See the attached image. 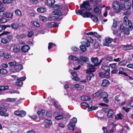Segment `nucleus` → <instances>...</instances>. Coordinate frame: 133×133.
<instances>
[{
	"mask_svg": "<svg viewBox=\"0 0 133 133\" xmlns=\"http://www.w3.org/2000/svg\"><path fill=\"white\" fill-rule=\"evenodd\" d=\"M13 0H3V2L4 3H11Z\"/></svg>",
	"mask_w": 133,
	"mask_h": 133,
	"instance_id": "obj_51",
	"label": "nucleus"
},
{
	"mask_svg": "<svg viewBox=\"0 0 133 133\" xmlns=\"http://www.w3.org/2000/svg\"><path fill=\"white\" fill-rule=\"evenodd\" d=\"M78 14L81 15H83V17L84 18L91 17L92 15L90 12H78Z\"/></svg>",
	"mask_w": 133,
	"mask_h": 133,
	"instance_id": "obj_8",
	"label": "nucleus"
},
{
	"mask_svg": "<svg viewBox=\"0 0 133 133\" xmlns=\"http://www.w3.org/2000/svg\"><path fill=\"white\" fill-rule=\"evenodd\" d=\"M23 68L22 65L21 64H16L13 69L14 72H18L20 71Z\"/></svg>",
	"mask_w": 133,
	"mask_h": 133,
	"instance_id": "obj_11",
	"label": "nucleus"
},
{
	"mask_svg": "<svg viewBox=\"0 0 133 133\" xmlns=\"http://www.w3.org/2000/svg\"><path fill=\"white\" fill-rule=\"evenodd\" d=\"M101 94L100 92L99 91L94 94L93 95V96L94 97H97L101 95Z\"/></svg>",
	"mask_w": 133,
	"mask_h": 133,
	"instance_id": "obj_50",
	"label": "nucleus"
},
{
	"mask_svg": "<svg viewBox=\"0 0 133 133\" xmlns=\"http://www.w3.org/2000/svg\"><path fill=\"white\" fill-rule=\"evenodd\" d=\"M112 6L113 8L117 10L118 11H119L121 9V5H120L116 1H114L113 2Z\"/></svg>",
	"mask_w": 133,
	"mask_h": 133,
	"instance_id": "obj_6",
	"label": "nucleus"
},
{
	"mask_svg": "<svg viewBox=\"0 0 133 133\" xmlns=\"http://www.w3.org/2000/svg\"><path fill=\"white\" fill-rule=\"evenodd\" d=\"M9 88V87L8 86H0V91L2 90H6L8 89Z\"/></svg>",
	"mask_w": 133,
	"mask_h": 133,
	"instance_id": "obj_32",
	"label": "nucleus"
},
{
	"mask_svg": "<svg viewBox=\"0 0 133 133\" xmlns=\"http://www.w3.org/2000/svg\"><path fill=\"white\" fill-rule=\"evenodd\" d=\"M71 49L72 50L75 51H77L78 50V49L77 48V47L75 46H73L72 48Z\"/></svg>",
	"mask_w": 133,
	"mask_h": 133,
	"instance_id": "obj_63",
	"label": "nucleus"
},
{
	"mask_svg": "<svg viewBox=\"0 0 133 133\" xmlns=\"http://www.w3.org/2000/svg\"><path fill=\"white\" fill-rule=\"evenodd\" d=\"M8 64L10 66H12L14 65L15 66L16 64V61H14L13 62H9Z\"/></svg>",
	"mask_w": 133,
	"mask_h": 133,
	"instance_id": "obj_44",
	"label": "nucleus"
},
{
	"mask_svg": "<svg viewBox=\"0 0 133 133\" xmlns=\"http://www.w3.org/2000/svg\"><path fill=\"white\" fill-rule=\"evenodd\" d=\"M113 33L114 35L117 36L118 37H120L121 36L120 32H119L117 30H114L113 31Z\"/></svg>",
	"mask_w": 133,
	"mask_h": 133,
	"instance_id": "obj_43",
	"label": "nucleus"
},
{
	"mask_svg": "<svg viewBox=\"0 0 133 133\" xmlns=\"http://www.w3.org/2000/svg\"><path fill=\"white\" fill-rule=\"evenodd\" d=\"M91 60L92 63L94 64V66H97L98 65L102 62V60H100L99 62H98V60L97 57L94 58L92 57L91 59Z\"/></svg>",
	"mask_w": 133,
	"mask_h": 133,
	"instance_id": "obj_10",
	"label": "nucleus"
},
{
	"mask_svg": "<svg viewBox=\"0 0 133 133\" xmlns=\"http://www.w3.org/2000/svg\"><path fill=\"white\" fill-rule=\"evenodd\" d=\"M80 58L84 62L86 63L89 64V60L88 58L87 57H83V56H81L80 57Z\"/></svg>",
	"mask_w": 133,
	"mask_h": 133,
	"instance_id": "obj_21",
	"label": "nucleus"
},
{
	"mask_svg": "<svg viewBox=\"0 0 133 133\" xmlns=\"http://www.w3.org/2000/svg\"><path fill=\"white\" fill-rule=\"evenodd\" d=\"M96 70V69L94 68H90L87 71V73H88L87 75V79L88 80H90L91 78H94V75L92 73V72H94Z\"/></svg>",
	"mask_w": 133,
	"mask_h": 133,
	"instance_id": "obj_4",
	"label": "nucleus"
},
{
	"mask_svg": "<svg viewBox=\"0 0 133 133\" xmlns=\"http://www.w3.org/2000/svg\"><path fill=\"white\" fill-rule=\"evenodd\" d=\"M47 24L48 26L50 28H52L54 26L58 27L59 26L58 25L57 23L55 22L48 23Z\"/></svg>",
	"mask_w": 133,
	"mask_h": 133,
	"instance_id": "obj_22",
	"label": "nucleus"
},
{
	"mask_svg": "<svg viewBox=\"0 0 133 133\" xmlns=\"http://www.w3.org/2000/svg\"><path fill=\"white\" fill-rule=\"evenodd\" d=\"M39 18L41 21H43L44 20H45L46 19V18L42 16H39Z\"/></svg>",
	"mask_w": 133,
	"mask_h": 133,
	"instance_id": "obj_56",
	"label": "nucleus"
},
{
	"mask_svg": "<svg viewBox=\"0 0 133 133\" xmlns=\"http://www.w3.org/2000/svg\"><path fill=\"white\" fill-rule=\"evenodd\" d=\"M91 18L92 21L95 22H98L99 21L98 18L97 16L95 15H92Z\"/></svg>",
	"mask_w": 133,
	"mask_h": 133,
	"instance_id": "obj_25",
	"label": "nucleus"
},
{
	"mask_svg": "<svg viewBox=\"0 0 133 133\" xmlns=\"http://www.w3.org/2000/svg\"><path fill=\"white\" fill-rule=\"evenodd\" d=\"M109 71H107L105 73H104V77L108 78L110 77Z\"/></svg>",
	"mask_w": 133,
	"mask_h": 133,
	"instance_id": "obj_49",
	"label": "nucleus"
},
{
	"mask_svg": "<svg viewBox=\"0 0 133 133\" xmlns=\"http://www.w3.org/2000/svg\"><path fill=\"white\" fill-rule=\"evenodd\" d=\"M80 9L78 11L76 10L77 14H78V12L90 11L92 9V7L90 6L89 2L88 1L84 2L80 5Z\"/></svg>",
	"mask_w": 133,
	"mask_h": 133,
	"instance_id": "obj_1",
	"label": "nucleus"
},
{
	"mask_svg": "<svg viewBox=\"0 0 133 133\" xmlns=\"http://www.w3.org/2000/svg\"><path fill=\"white\" fill-rule=\"evenodd\" d=\"M105 42L104 43V46H109V44L112 42V39L109 37H106L105 39Z\"/></svg>",
	"mask_w": 133,
	"mask_h": 133,
	"instance_id": "obj_14",
	"label": "nucleus"
},
{
	"mask_svg": "<svg viewBox=\"0 0 133 133\" xmlns=\"http://www.w3.org/2000/svg\"><path fill=\"white\" fill-rule=\"evenodd\" d=\"M100 95L101 97L103 98L108 97V94L105 92L101 93V94Z\"/></svg>",
	"mask_w": 133,
	"mask_h": 133,
	"instance_id": "obj_35",
	"label": "nucleus"
},
{
	"mask_svg": "<svg viewBox=\"0 0 133 133\" xmlns=\"http://www.w3.org/2000/svg\"><path fill=\"white\" fill-rule=\"evenodd\" d=\"M77 122V119L75 117H73L70 120L69 124L68 125L70 130H73Z\"/></svg>",
	"mask_w": 133,
	"mask_h": 133,
	"instance_id": "obj_5",
	"label": "nucleus"
},
{
	"mask_svg": "<svg viewBox=\"0 0 133 133\" xmlns=\"http://www.w3.org/2000/svg\"><path fill=\"white\" fill-rule=\"evenodd\" d=\"M8 41L7 39L5 38H3L1 40V42L3 43H7Z\"/></svg>",
	"mask_w": 133,
	"mask_h": 133,
	"instance_id": "obj_55",
	"label": "nucleus"
},
{
	"mask_svg": "<svg viewBox=\"0 0 133 133\" xmlns=\"http://www.w3.org/2000/svg\"><path fill=\"white\" fill-rule=\"evenodd\" d=\"M82 44L85 47L87 46V47H89L90 45V43L89 42H88L87 41L82 42Z\"/></svg>",
	"mask_w": 133,
	"mask_h": 133,
	"instance_id": "obj_47",
	"label": "nucleus"
},
{
	"mask_svg": "<svg viewBox=\"0 0 133 133\" xmlns=\"http://www.w3.org/2000/svg\"><path fill=\"white\" fill-rule=\"evenodd\" d=\"M13 15L12 12H8L6 13L5 15V16L8 18H11Z\"/></svg>",
	"mask_w": 133,
	"mask_h": 133,
	"instance_id": "obj_37",
	"label": "nucleus"
},
{
	"mask_svg": "<svg viewBox=\"0 0 133 133\" xmlns=\"http://www.w3.org/2000/svg\"><path fill=\"white\" fill-rule=\"evenodd\" d=\"M118 69L119 71L118 73L119 74H121L122 73V72L124 71L123 68H122L119 67Z\"/></svg>",
	"mask_w": 133,
	"mask_h": 133,
	"instance_id": "obj_57",
	"label": "nucleus"
},
{
	"mask_svg": "<svg viewBox=\"0 0 133 133\" xmlns=\"http://www.w3.org/2000/svg\"><path fill=\"white\" fill-rule=\"evenodd\" d=\"M15 100V99L14 98H8L6 99L7 102H13Z\"/></svg>",
	"mask_w": 133,
	"mask_h": 133,
	"instance_id": "obj_59",
	"label": "nucleus"
},
{
	"mask_svg": "<svg viewBox=\"0 0 133 133\" xmlns=\"http://www.w3.org/2000/svg\"><path fill=\"white\" fill-rule=\"evenodd\" d=\"M127 61L125 60H124L122 62L119 63V64L120 66H124L127 63Z\"/></svg>",
	"mask_w": 133,
	"mask_h": 133,
	"instance_id": "obj_42",
	"label": "nucleus"
},
{
	"mask_svg": "<svg viewBox=\"0 0 133 133\" xmlns=\"http://www.w3.org/2000/svg\"><path fill=\"white\" fill-rule=\"evenodd\" d=\"M55 115H56L55 117V119L57 120H60L63 118H68L69 117V115L68 114H65L62 112H57L55 113Z\"/></svg>",
	"mask_w": 133,
	"mask_h": 133,
	"instance_id": "obj_2",
	"label": "nucleus"
},
{
	"mask_svg": "<svg viewBox=\"0 0 133 133\" xmlns=\"http://www.w3.org/2000/svg\"><path fill=\"white\" fill-rule=\"evenodd\" d=\"M52 15L61 16V15L62 13L60 10H56L52 12Z\"/></svg>",
	"mask_w": 133,
	"mask_h": 133,
	"instance_id": "obj_17",
	"label": "nucleus"
},
{
	"mask_svg": "<svg viewBox=\"0 0 133 133\" xmlns=\"http://www.w3.org/2000/svg\"><path fill=\"white\" fill-rule=\"evenodd\" d=\"M30 49L29 46L27 45L23 46L21 48V50L22 51L24 52H27Z\"/></svg>",
	"mask_w": 133,
	"mask_h": 133,
	"instance_id": "obj_15",
	"label": "nucleus"
},
{
	"mask_svg": "<svg viewBox=\"0 0 133 133\" xmlns=\"http://www.w3.org/2000/svg\"><path fill=\"white\" fill-rule=\"evenodd\" d=\"M120 29L122 32L124 31V25H121L120 26Z\"/></svg>",
	"mask_w": 133,
	"mask_h": 133,
	"instance_id": "obj_60",
	"label": "nucleus"
},
{
	"mask_svg": "<svg viewBox=\"0 0 133 133\" xmlns=\"http://www.w3.org/2000/svg\"><path fill=\"white\" fill-rule=\"evenodd\" d=\"M15 115L23 117L26 115V112L23 110H18L14 112Z\"/></svg>",
	"mask_w": 133,
	"mask_h": 133,
	"instance_id": "obj_9",
	"label": "nucleus"
},
{
	"mask_svg": "<svg viewBox=\"0 0 133 133\" xmlns=\"http://www.w3.org/2000/svg\"><path fill=\"white\" fill-rule=\"evenodd\" d=\"M123 23L125 25L129 27V30H132L133 28L132 25L130 20H129L127 17L125 16L124 17Z\"/></svg>",
	"mask_w": 133,
	"mask_h": 133,
	"instance_id": "obj_3",
	"label": "nucleus"
},
{
	"mask_svg": "<svg viewBox=\"0 0 133 133\" xmlns=\"http://www.w3.org/2000/svg\"><path fill=\"white\" fill-rule=\"evenodd\" d=\"M121 48L124 50H130L133 49V47L130 45H122L121 46Z\"/></svg>",
	"mask_w": 133,
	"mask_h": 133,
	"instance_id": "obj_16",
	"label": "nucleus"
},
{
	"mask_svg": "<svg viewBox=\"0 0 133 133\" xmlns=\"http://www.w3.org/2000/svg\"><path fill=\"white\" fill-rule=\"evenodd\" d=\"M31 23L33 25L35 26L38 27L39 26V24L36 21H32L31 22Z\"/></svg>",
	"mask_w": 133,
	"mask_h": 133,
	"instance_id": "obj_46",
	"label": "nucleus"
},
{
	"mask_svg": "<svg viewBox=\"0 0 133 133\" xmlns=\"http://www.w3.org/2000/svg\"><path fill=\"white\" fill-rule=\"evenodd\" d=\"M55 2L54 0H46L47 4L49 5H53Z\"/></svg>",
	"mask_w": 133,
	"mask_h": 133,
	"instance_id": "obj_26",
	"label": "nucleus"
},
{
	"mask_svg": "<svg viewBox=\"0 0 133 133\" xmlns=\"http://www.w3.org/2000/svg\"><path fill=\"white\" fill-rule=\"evenodd\" d=\"M109 65L111 68L113 69H115L117 66L116 63H115L110 64Z\"/></svg>",
	"mask_w": 133,
	"mask_h": 133,
	"instance_id": "obj_40",
	"label": "nucleus"
},
{
	"mask_svg": "<svg viewBox=\"0 0 133 133\" xmlns=\"http://www.w3.org/2000/svg\"><path fill=\"white\" fill-rule=\"evenodd\" d=\"M81 99L82 101H88L91 98L87 96H83L81 97Z\"/></svg>",
	"mask_w": 133,
	"mask_h": 133,
	"instance_id": "obj_27",
	"label": "nucleus"
},
{
	"mask_svg": "<svg viewBox=\"0 0 133 133\" xmlns=\"http://www.w3.org/2000/svg\"><path fill=\"white\" fill-rule=\"evenodd\" d=\"M69 59H71L73 61H75L77 62H79V59L77 57L74 56L73 55H70L69 57Z\"/></svg>",
	"mask_w": 133,
	"mask_h": 133,
	"instance_id": "obj_19",
	"label": "nucleus"
},
{
	"mask_svg": "<svg viewBox=\"0 0 133 133\" xmlns=\"http://www.w3.org/2000/svg\"><path fill=\"white\" fill-rule=\"evenodd\" d=\"M128 68L133 69V64H129L127 65Z\"/></svg>",
	"mask_w": 133,
	"mask_h": 133,
	"instance_id": "obj_64",
	"label": "nucleus"
},
{
	"mask_svg": "<svg viewBox=\"0 0 133 133\" xmlns=\"http://www.w3.org/2000/svg\"><path fill=\"white\" fill-rule=\"evenodd\" d=\"M109 84V82L107 79H104L102 81V85L104 87L108 86Z\"/></svg>",
	"mask_w": 133,
	"mask_h": 133,
	"instance_id": "obj_20",
	"label": "nucleus"
},
{
	"mask_svg": "<svg viewBox=\"0 0 133 133\" xmlns=\"http://www.w3.org/2000/svg\"><path fill=\"white\" fill-rule=\"evenodd\" d=\"M36 14L34 13H30L29 14V16L31 17H35Z\"/></svg>",
	"mask_w": 133,
	"mask_h": 133,
	"instance_id": "obj_61",
	"label": "nucleus"
},
{
	"mask_svg": "<svg viewBox=\"0 0 133 133\" xmlns=\"http://www.w3.org/2000/svg\"><path fill=\"white\" fill-rule=\"evenodd\" d=\"M37 113L39 116H42L45 113V110H43L41 111H38L37 112Z\"/></svg>",
	"mask_w": 133,
	"mask_h": 133,
	"instance_id": "obj_30",
	"label": "nucleus"
},
{
	"mask_svg": "<svg viewBox=\"0 0 133 133\" xmlns=\"http://www.w3.org/2000/svg\"><path fill=\"white\" fill-rule=\"evenodd\" d=\"M6 22V19L4 18H2L0 19V22L2 23H4Z\"/></svg>",
	"mask_w": 133,
	"mask_h": 133,
	"instance_id": "obj_52",
	"label": "nucleus"
},
{
	"mask_svg": "<svg viewBox=\"0 0 133 133\" xmlns=\"http://www.w3.org/2000/svg\"><path fill=\"white\" fill-rule=\"evenodd\" d=\"M26 77L25 76L21 77L19 78H18V80L21 81H24L26 79Z\"/></svg>",
	"mask_w": 133,
	"mask_h": 133,
	"instance_id": "obj_58",
	"label": "nucleus"
},
{
	"mask_svg": "<svg viewBox=\"0 0 133 133\" xmlns=\"http://www.w3.org/2000/svg\"><path fill=\"white\" fill-rule=\"evenodd\" d=\"M11 26L12 29L16 30L18 28V25L16 23H13L11 24Z\"/></svg>",
	"mask_w": 133,
	"mask_h": 133,
	"instance_id": "obj_38",
	"label": "nucleus"
},
{
	"mask_svg": "<svg viewBox=\"0 0 133 133\" xmlns=\"http://www.w3.org/2000/svg\"><path fill=\"white\" fill-rule=\"evenodd\" d=\"M5 58L6 59H9L11 58L12 56L11 55L9 54H6L4 56Z\"/></svg>",
	"mask_w": 133,
	"mask_h": 133,
	"instance_id": "obj_62",
	"label": "nucleus"
},
{
	"mask_svg": "<svg viewBox=\"0 0 133 133\" xmlns=\"http://www.w3.org/2000/svg\"><path fill=\"white\" fill-rule=\"evenodd\" d=\"M129 31H130L129 30V27L128 28L127 27L125 29H124V31H123L124 34L129 35Z\"/></svg>",
	"mask_w": 133,
	"mask_h": 133,
	"instance_id": "obj_48",
	"label": "nucleus"
},
{
	"mask_svg": "<svg viewBox=\"0 0 133 133\" xmlns=\"http://www.w3.org/2000/svg\"><path fill=\"white\" fill-rule=\"evenodd\" d=\"M44 122L46 123V125H48V126L52 124V121H51L47 119L44 120Z\"/></svg>",
	"mask_w": 133,
	"mask_h": 133,
	"instance_id": "obj_36",
	"label": "nucleus"
},
{
	"mask_svg": "<svg viewBox=\"0 0 133 133\" xmlns=\"http://www.w3.org/2000/svg\"><path fill=\"white\" fill-rule=\"evenodd\" d=\"M20 51V47L18 46H14L12 49V51L14 53H18Z\"/></svg>",
	"mask_w": 133,
	"mask_h": 133,
	"instance_id": "obj_18",
	"label": "nucleus"
},
{
	"mask_svg": "<svg viewBox=\"0 0 133 133\" xmlns=\"http://www.w3.org/2000/svg\"><path fill=\"white\" fill-rule=\"evenodd\" d=\"M37 11L39 12L43 13L46 11V9L45 8L41 7L38 8L37 9Z\"/></svg>",
	"mask_w": 133,
	"mask_h": 133,
	"instance_id": "obj_28",
	"label": "nucleus"
},
{
	"mask_svg": "<svg viewBox=\"0 0 133 133\" xmlns=\"http://www.w3.org/2000/svg\"><path fill=\"white\" fill-rule=\"evenodd\" d=\"M87 35H94L95 37L97 38H99L100 37V36L96 32H90L87 33Z\"/></svg>",
	"mask_w": 133,
	"mask_h": 133,
	"instance_id": "obj_23",
	"label": "nucleus"
},
{
	"mask_svg": "<svg viewBox=\"0 0 133 133\" xmlns=\"http://www.w3.org/2000/svg\"><path fill=\"white\" fill-rule=\"evenodd\" d=\"M121 10L124 11L125 10L129 9L131 7V4L129 2H127L125 4H121Z\"/></svg>",
	"mask_w": 133,
	"mask_h": 133,
	"instance_id": "obj_7",
	"label": "nucleus"
},
{
	"mask_svg": "<svg viewBox=\"0 0 133 133\" xmlns=\"http://www.w3.org/2000/svg\"><path fill=\"white\" fill-rule=\"evenodd\" d=\"M94 10L95 13L98 15H100L101 14L102 9L99 8L97 5H94Z\"/></svg>",
	"mask_w": 133,
	"mask_h": 133,
	"instance_id": "obj_13",
	"label": "nucleus"
},
{
	"mask_svg": "<svg viewBox=\"0 0 133 133\" xmlns=\"http://www.w3.org/2000/svg\"><path fill=\"white\" fill-rule=\"evenodd\" d=\"M102 68L105 71H110V68L109 66L107 65H102Z\"/></svg>",
	"mask_w": 133,
	"mask_h": 133,
	"instance_id": "obj_31",
	"label": "nucleus"
},
{
	"mask_svg": "<svg viewBox=\"0 0 133 133\" xmlns=\"http://www.w3.org/2000/svg\"><path fill=\"white\" fill-rule=\"evenodd\" d=\"M114 113V112L112 110H109L107 115V117L109 118H111L113 114Z\"/></svg>",
	"mask_w": 133,
	"mask_h": 133,
	"instance_id": "obj_29",
	"label": "nucleus"
},
{
	"mask_svg": "<svg viewBox=\"0 0 133 133\" xmlns=\"http://www.w3.org/2000/svg\"><path fill=\"white\" fill-rule=\"evenodd\" d=\"M80 48L81 51L83 52L87 50L86 48L84 45H80Z\"/></svg>",
	"mask_w": 133,
	"mask_h": 133,
	"instance_id": "obj_45",
	"label": "nucleus"
},
{
	"mask_svg": "<svg viewBox=\"0 0 133 133\" xmlns=\"http://www.w3.org/2000/svg\"><path fill=\"white\" fill-rule=\"evenodd\" d=\"M15 13L16 16H21L22 15L21 12L19 10H16L15 11Z\"/></svg>",
	"mask_w": 133,
	"mask_h": 133,
	"instance_id": "obj_34",
	"label": "nucleus"
},
{
	"mask_svg": "<svg viewBox=\"0 0 133 133\" xmlns=\"http://www.w3.org/2000/svg\"><path fill=\"white\" fill-rule=\"evenodd\" d=\"M10 27V25H0V32L2 31L3 30H4L7 27Z\"/></svg>",
	"mask_w": 133,
	"mask_h": 133,
	"instance_id": "obj_33",
	"label": "nucleus"
},
{
	"mask_svg": "<svg viewBox=\"0 0 133 133\" xmlns=\"http://www.w3.org/2000/svg\"><path fill=\"white\" fill-rule=\"evenodd\" d=\"M7 111V109L4 107L0 110V116L5 117L8 116L9 114L8 113L6 112Z\"/></svg>",
	"mask_w": 133,
	"mask_h": 133,
	"instance_id": "obj_12",
	"label": "nucleus"
},
{
	"mask_svg": "<svg viewBox=\"0 0 133 133\" xmlns=\"http://www.w3.org/2000/svg\"><path fill=\"white\" fill-rule=\"evenodd\" d=\"M15 84L17 86H21L23 85V83L22 81L18 80L17 79V81L16 82Z\"/></svg>",
	"mask_w": 133,
	"mask_h": 133,
	"instance_id": "obj_41",
	"label": "nucleus"
},
{
	"mask_svg": "<svg viewBox=\"0 0 133 133\" xmlns=\"http://www.w3.org/2000/svg\"><path fill=\"white\" fill-rule=\"evenodd\" d=\"M33 34V31H30L28 32L27 36L29 37H31L32 36Z\"/></svg>",
	"mask_w": 133,
	"mask_h": 133,
	"instance_id": "obj_53",
	"label": "nucleus"
},
{
	"mask_svg": "<svg viewBox=\"0 0 133 133\" xmlns=\"http://www.w3.org/2000/svg\"><path fill=\"white\" fill-rule=\"evenodd\" d=\"M122 109L123 110L125 111L126 112H128L129 110V109L126 106L123 107Z\"/></svg>",
	"mask_w": 133,
	"mask_h": 133,
	"instance_id": "obj_54",
	"label": "nucleus"
},
{
	"mask_svg": "<svg viewBox=\"0 0 133 133\" xmlns=\"http://www.w3.org/2000/svg\"><path fill=\"white\" fill-rule=\"evenodd\" d=\"M7 73V71L4 69H0V73L3 74H6Z\"/></svg>",
	"mask_w": 133,
	"mask_h": 133,
	"instance_id": "obj_39",
	"label": "nucleus"
},
{
	"mask_svg": "<svg viewBox=\"0 0 133 133\" xmlns=\"http://www.w3.org/2000/svg\"><path fill=\"white\" fill-rule=\"evenodd\" d=\"M26 36L25 34H23L20 35H17L15 36V38L17 39H22Z\"/></svg>",
	"mask_w": 133,
	"mask_h": 133,
	"instance_id": "obj_24",
	"label": "nucleus"
}]
</instances>
